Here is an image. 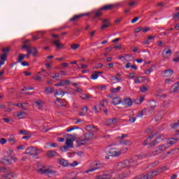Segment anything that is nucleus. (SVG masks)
<instances>
[{
	"label": "nucleus",
	"instance_id": "obj_1",
	"mask_svg": "<svg viewBox=\"0 0 179 179\" xmlns=\"http://www.w3.org/2000/svg\"><path fill=\"white\" fill-rule=\"evenodd\" d=\"M12 155H13V150H6L4 152V157L1 159V163L5 166H10V164L16 163V162H17V158L12 156Z\"/></svg>",
	"mask_w": 179,
	"mask_h": 179
},
{
	"label": "nucleus",
	"instance_id": "obj_2",
	"mask_svg": "<svg viewBox=\"0 0 179 179\" xmlns=\"http://www.w3.org/2000/svg\"><path fill=\"white\" fill-rule=\"evenodd\" d=\"M138 164V162L136 161H133L132 159L128 161H123L121 162H119L117 165V171H121V170H123V169H128V167H135Z\"/></svg>",
	"mask_w": 179,
	"mask_h": 179
},
{
	"label": "nucleus",
	"instance_id": "obj_3",
	"mask_svg": "<svg viewBox=\"0 0 179 179\" xmlns=\"http://www.w3.org/2000/svg\"><path fill=\"white\" fill-rule=\"evenodd\" d=\"M24 155H29V156H32V157H36L40 155V150L36 147H29L27 148Z\"/></svg>",
	"mask_w": 179,
	"mask_h": 179
},
{
	"label": "nucleus",
	"instance_id": "obj_4",
	"mask_svg": "<svg viewBox=\"0 0 179 179\" xmlns=\"http://www.w3.org/2000/svg\"><path fill=\"white\" fill-rule=\"evenodd\" d=\"M22 50H26L28 54H32L33 57L37 56V49L30 46V45H24L22 46Z\"/></svg>",
	"mask_w": 179,
	"mask_h": 179
},
{
	"label": "nucleus",
	"instance_id": "obj_5",
	"mask_svg": "<svg viewBox=\"0 0 179 179\" xmlns=\"http://www.w3.org/2000/svg\"><path fill=\"white\" fill-rule=\"evenodd\" d=\"M163 141H164V137L163 136L157 137L154 141L148 144V149H153L155 146L159 145V143H161V142H163Z\"/></svg>",
	"mask_w": 179,
	"mask_h": 179
},
{
	"label": "nucleus",
	"instance_id": "obj_6",
	"mask_svg": "<svg viewBox=\"0 0 179 179\" xmlns=\"http://www.w3.org/2000/svg\"><path fill=\"white\" fill-rule=\"evenodd\" d=\"M109 156H111L112 157H115L117 156H120L122 153V150H120L118 148H110L109 151L108 152Z\"/></svg>",
	"mask_w": 179,
	"mask_h": 179
},
{
	"label": "nucleus",
	"instance_id": "obj_7",
	"mask_svg": "<svg viewBox=\"0 0 179 179\" xmlns=\"http://www.w3.org/2000/svg\"><path fill=\"white\" fill-rule=\"evenodd\" d=\"M104 167V164L96 162L94 164V167L91 168L87 171L85 173L87 174L89 173H93V171H96V170H100V169H103Z\"/></svg>",
	"mask_w": 179,
	"mask_h": 179
},
{
	"label": "nucleus",
	"instance_id": "obj_8",
	"mask_svg": "<svg viewBox=\"0 0 179 179\" xmlns=\"http://www.w3.org/2000/svg\"><path fill=\"white\" fill-rule=\"evenodd\" d=\"M167 145L163 144L155 148V151L152 152V156H156L157 155H160V153L164 152V150H167Z\"/></svg>",
	"mask_w": 179,
	"mask_h": 179
},
{
	"label": "nucleus",
	"instance_id": "obj_9",
	"mask_svg": "<svg viewBox=\"0 0 179 179\" xmlns=\"http://www.w3.org/2000/svg\"><path fill=\"white\" fill-rule=\"evenodd\" d=\"M129 177H131V171L129 169H127L122 173L119 174L118 179L128 178Z\"/></svg>",
	"mask_w": 179,
	"mask_h": 179
},
{
	"label": "nucleus",
	"instance_id": "obj_10",
	"mask_svg": "<svg viewBox=\"0 0 179 179\" xmlns=\"http://www.w3.org/2000/svg\"><path fill=\"white\" fill-rule=\"evenodd\" d=\"M38 172L40 174H45L46 176H50V174H55V171H54L53 170L50 169H44L42 168V169H38Z\"/></svg>",
	"mask_w": 179,
	"mask_h": 179
},
{
	"label": "nucleus",
	"instance_id": "obj_11",
	"mask_svg": "<svg viewBox=\"0 0 179 179\" xmlns=\"http://www.w3.org/2000/svg\"><path fill=\"white\" fill-rule=\"evenodd\" d=\"M122 104L125 108H128V107H131L133 104L132 99H131V98H124L122 101Z\"/></svg>",
	"mask_w": 179,
	"mask_h": 179
},
{
	"label": "nucleus",
	"instance_id": "obj_12",
	"mask_svg": "<svg viewBox=\"0 0 179 179\" xmlns=\"http://www.w3.org/2000/svg\"><path fill=\"white\" fill-rule=\"evenodd\" d=\"M90 13H83V14H79V15H76L71 18L69 19L70 22H78L80 17H83V16H89Z\"/></svg>",
	"mask_w": 179,
	"mask_h": 179
},
{
	"label": "nucleus",
	"instance_id": "obj_13",
	"mask_svg": "<svg viewBox=\"0 0 179 179\" xmlns=\"http://www.w3.org/2000/svg\"><path fill=\"white\" fill-rule=\"evenodd\" d=\"M162 169L163 168H161L159 169L149 172L145 175V177H148V179L153 178V177H156V176H157L159 173H160V170H162Z\"/></svg>",
	"mask_w": 179,
	"mask_h": 179
},
{
	"label": "nucleus",
	"instance_id": "obj_14",
	"mask_svg": "<svg viewBox=\"0 0 179 179\" xmlns=\"http://www.w3.org/2000/svg\"><path fill=\"white\" fill-rule=\"evenodd\" d=\"M171 54H173V51H171V49H169V50L164 49L162 51V57L165 59H169V58L171 57Z\"/></svg>",
	"mask_w": 179,
	"mask_h": 179
},
{
	"label": "nucleus",
	"instance_id": "obj_15",
	"mask_svg": "<svg viewBox=\"0 0 179 179\" xmlns=\"http://www.w3.org/2000/svg\"><path fill=\"white\" fill-rule=\"evenodd\" d=\"M103 10H101V8H100L98 10H95L94 11H92L91 13V15H92V17H95V18H97V17H100V16H101V15H103Z\"/></svg>",
	"mask_w": 179,
	"mask_h": 179
},
{
	"label": "nucleus",
	"instance_id": "obj_16",
	"mask_svg": "<svg viewBox=\"0 0 179 179\" xmlns=\"http://www.w3.org/2000/svg\"><path fill=\"white\" fill-rule=\"evenodd\" d=\"M173 73H174L173 69H167L162 71L164 78H171V76H173Z\"/></svg>",
	"mask_w": 179,
	"mask_h": 179
},
{
	"label": "nucleus",
	"instance_id": "obj_17",
	"mask_svg": "<svg viewBox=\"0 0 179 179\" xmlns=\"http://www.w3.org/2000/svg\"><path fill=\"white\" fill-rule=\"evenodd\" d=\"M46 156L50 159H52V157H58L59 155H58V152L55 150H50L47 152Z\"/></svg>",
	"mask_w": 179,
	"mask_h": 179
},
{
	"label": "nucleus",
	"instance_id": "obj_18",
	"mask_svg": "<svg viewBox=\"0 0 179 179\" xmlns=\"http://www.w3.org/2000/svg\"><path fill=\"white\" fill-rule=\"evenodd\" d=\"M93 136H94V134L93 133L87 132L85 133L83 135V138L84 140L86 141H92L93 139Z\"/></svg>",
	"mask_w": 179,
	"mask_h": 179
},
{
	"label": "nucleus",
	"instance_id": "obj_19",
	"mask_svg": "<svg viewBox=\"0 0 179 179\" xmlns=\"http://www.w3.org/2000/svg\"><path fill=\"white\" fill-rule=\"evenodd\" d=\"M102 22H103V24L101 26V30H104V29H107V27H110V26L111 25L110 22H108V18L103 20Z\"/></svg>",
	"mask_w": 179,
	"mask_h": 179
},
{
	"label": "nucleus",
	"instance_id": "obj_20",
	"mask_svg": "<svg viewBox=\"0 0 179 179\" xmlns=\"http://www.w3.org/2000/svg\"><path fill=\"white\" fill-rule=\"evenodd\" d=\"M116 6V4H108L101 7V10H113Z\"/></svg>",
	"mask_w": 179,
	"mask_h": 179
},
{
	"label": "nucleus",
	"instance_id": "obj_21",
	"mask_svg": "<svg viewBox=\"0 0 179 179\" xmlns=\"http://www.w3.org/2000/svg\"><path fill=\"white\" fill-rule=\"evenodd\" d=\"M85 129L86 131H88V132H96V131H97V127L93 124H90V125L85 126Z\"/></svg>",
	"mask_w": 179,
	"mask_h": 179
},
{
	"label": "nucleus",
	"instance_id": "obj_22",
	"mask_svg": "<svg viewBox=\"0 0 179 179\" xmlns=\"http://www.w3.org/2000/svg\"><path fill=\"white\" fill-rule=\"evenodd\" d=\"M112 177H113V175H111V173L106 172L103 175L97 176L95 179H110Z\"/></svg>",
	"mask_w": 179,
	"mask_h": 179
},
{
	"label": "nucleus",
	"instance_id": "obj_23",
	"mask_svg": "<svg viewBox=\"0 0 179 179\" xmlns=\"http://www.w3.org/2000/svg\"><path fill=\"white\" fill-rule=\"evenodd\" d=\"M59 40H54L52 41V44L55 45L57 50H61L64 48V44L59 42Z\"/></svg>",
	"mask_w": 179,
	"mask_h": 179
},
{
	"label": "nucleus",
	"instance_id": "obj_24",
	"mask_svg": "<svg viewBox=\"0 0 179 179\" xmlns=\"http://www.w3.org/2000/svg\"><path fill=\"white\" fill-rule=\"evenodd\" d=\"M57 162L59 164H60V166H63V167H69V166H70L68 160H66L64 159H57Z\"/></svg>",
	"mask_w": 179,
	"mask_h": 179
},
{
	"label": "nucleus",
	"instance_id": "obj_25",
	"mask_svg": "<svg viewBox=\"0 0 179 179\" xmlns=\"http://www.w3.org/2000/svg\"><path fill=\"white\" fill-rule=\"evenodd\" d=\"M65 103H66L65 99H59V98H57L55 101V104L59 106V107H65Z\"/></svg>",
	"mask_w": 179,
	"mask_h": 179
},
{
	"label": "nucleus",
	"instance_id": "obj_26",
	"mask_svg": "<svg viewBox=\"0 0 179 179\" xmlns=\"http://www.w3.org/2000/svg\"><path fill=\"white\" fill-rule=\"evenodd\" d=\"M171 90V93H177V92L179 90V82L173 84Z\"/></svg>",
	"mask_w": 179,
	"mask_h": 179
},
{
	"label": "nucleus",
	"instance_id": "obj_27",
	"mask_svg": "<svg viewBox=\"0 0 179 179\" xmlns=\"http://www.w3.org/2000/svg\"><path fill=\"white\" fill-rule=\"evenodd\" d=\"M122 58H124L125 61L127 62H131L132 59H134V57L129 55H125V56H119L118 59H122Z\"/></svg>",
	"mask_w": 179,
	"mask_h": 179
},
{
	"label": "nucleus",
	"instance_id": "obj_28",
	"mask_svg": "<svg viewBox=\"0 0 179 179\" xmlns=\"http://www.w3.org/2000/svg\"><path fill=\"white\" fill-rule=\"evenodd\" d=\"M66 145L70 148L73 149V141L71 138H67L66 141Z\"/></svg>",
	"mask_w": 179,
	"mask_h": 179
},
{
	"label": "nucleus",
	"instance_id": "obj_29",
	"mask_svg": "<svg viewBox=\"0 0 179 179\" xmlns=\"http://www.w3.org/2000/svg\"><path fill=\"white\" fill-rule=\"evenodd\" d=\"M121 103H122V101L120 97L114 98L112 101V104H113V106H118V104H121Z\"/></svg>",
	"mask_w": 179,
	"mask_h": 179
},
{
	"label": "nucleus",
	"instance_id": "obj_30",
	"mask_svg": "<svg viewBox=\"0 0 179 179\" xmlns=\"http://www.w3.org/2000/svg\"><path fill=\"white\" fill-rule=\"evenodd\" d=\"M54 93V87H48L45 89V94H52Z\"/></svg>",
	"mask_w": 179,
	"mask_h": 179
},
{
	"label": "nucleus",
	"instance_id": "obj_31",
	"mask_svg": "<svg viewBox=\"0 0 179 179\" xmlns=\"http://www.w3.org/2000/svg\"><path fill=\"white\" fill-rule=\"evenodd\" d=\"M35 104L36 105V106L38 107V110H43V103L41 101V100L38 99L37 101H35Z\"/></svg>",
	"mask_w": 179,
	"mask_h": 179
},
{
	"label": "nucleus",
	"instance_id": "obj_32",
	"mask_svg": "<svg viewBox=\"0 0 179 179\" xmlns=\"http://www.w3.org/2000/svg\"><path fill=\"white\" fill-rule=\"evenodd\" d=\"M8 142H9L10 145H15V143H16V138H15V136H10V137L8 138Z\"/></svg>",
	"mask_w": 179,
	"mask_h": 179
},
{
	"label": "nucleus",
	"instance_id": "obj_33",
	"mask_svg": "<svg viewBox=\"0 0 179 179\" xmlns=\"http://www.w3.org/2000/svg\"><path fill=\"white\" fill-rule=\"evenodd\" d=\"M171 127L172 129H175L176 131H177V132H178L179 121H178V122L171 124Z\"/></svg>",
	"mask_w": 179,
	"mask_h": 179
},
{
	"label": "nucleus",
	"instance_id": "obj_34",
	"mask_svg": "<svg viewBox=\"0 0 179 179\" xmlns=\"http://www.w3.org/2000/svg\"><path fill=\"white\" fill-rule=\"evenodd\" d=\"M43 34H44V32H43V31H39L38 32V34L33 36V40H38V38H41V37H43Z\"/></svg>",
	"mask_w": 179,
	"mask_h": 179
},
{
	"label": "nucleus",
	"instance_id": "obj_35",
	"mask_svg": "<svg viewBox=\"0 0 179 179\" xmlns=\"http://www.w3.org/2000/svg\"><path fill=\"white\" fill-rule=\"evenodd\" d=\"M66 92L62 91L61 89L56 90L55 96H64Z\"/></svg>",
	"mask_w": 179,
	"mask_h": 179
},
{
	"label": "nucleus",
	"instance_id": "obj_36",
	"mask_svg": "<svg viewBox=\"0 0 179 179\" xmlns=\"http://www.w3.org/2000/svg\"><path fill=\"white\" fill-rule=\"evenodd\" d=\"M148 107L153 109L156 107V101L152 100L148 102Z\"/></svg>",
	"mask_w": 179,
	"mask_h": 179
},
{
	"label": "nucleus",
	"instance_id": "obj_37",
	"mask_svg": "<svg viewBox=\"0 0 179 179\" xmlns=\"http://www.w3.org/2000/svg\"><path fill=\"white\" fill-rule=\"evenodd\" d=\"M149 90V87L148 85H142L140 87V91L141 93H145V92H148Z\"/></svg>",
	"mask_w": 179,
	"mask_h": 179
},
{
	"label": "nucleus",
	"instance_id": "obj_38",
	"mask_svg": "<svg viewBox=\"0 0 179 179\" xmlns=\"http://www.w3.org/2000/svg\"><path fill=\"white\" fill-rule=\"evenodd\" d=\"M175 143H177V138H169L167 141L168 145H173Z\"/></svg>",
	"mask_w": 179,
	"mask_h": 179
},
{
	"label": "nucleus",
	"instance_id": "obj_39",
	"mask_svg": "<svg viewBox=\"0 0 179 179\" xmlns=\"http://www.w3.org/2000/svg\"><path fill=\"white\" fill-rule=\"evenodd\" d=\"M101 73V72H97L96 71L94 73L91 75V79H92V80H96V79H97L99 78V74Z\"/></svg>",
	"mask_w": 179,
	"mask_h": 179
},
{
	"label": "nucleus",
	"instance_id": "obj_40",
	"mask_svg": "<svg viewBox=\"0 0 179 179\" xmlns=\"http://www.w3.org/2000/svg\"><path fill=\"white\" fill-rule=\"evenodd\" d=\"M76 142L77 146H83V145H86V141L84 140V138L83 140L77 141Z\"/></svg>",
	"mask_w": 179,
	"mask_h": 179
},
{
	"label": "nucleus",
	"instance_id": "obj_41",
	"mask_svg": "<svg viewBox=\"0 0 179 179\" xmlns=\"http://www.w3.org/2000/svg\"><path fill=\"white\" fill-rule=\"evenodd\" d=\"M26 115V113L25 112H18L17 113V117L18 118H20V120H22L23 118H24L23 116Z\"/></svg>",
	"mask_w": 179,
	"mask_h": 179
},
{
	"label": "nucleus",
	"instance_id": "obj_42",
	"mask_svg": "<svg viewBox=\"0 0 179 179\" xmlns=\"http://www.w3.org/2000/svg\"><path fill=\"white\" fill-rule=\"evenodd\" d=\"M4 177L5 178H7V179H12L15 177V173H6L4 174Z\"/></svg>",
	"mask_w": 179,
	"mask_h": 179
},
{
	"label": "nucleus",
	"instance_id": "obj_43",
	"mask_svg": "<svg viewBox=\"0 0 179 179\" xmlns=\"http://www.w3.org/2000/svg\"><path fill=\"white\" fill-rule=\"evenodd\" d=\"M100 106L101 107H103V108L107 107V106H108V102L107 101V100L103 99L100 102Z\"/></svg>",
	"mask_w": 179,
	"mask_h": 179
},
{
	"label": "nucleus",
	"instance_id": "obj_44",
	"mask_svg": "<svg viewBox=\"0 0 179 179\" xmlns=\"http://www.w3.org/2000/svg\"><path fill=\"white\" fill-rule=\"evenodd\" d=\"M75 129H79V127L78 126H72L69 127L66 130V132H71V131H73Z\"/></svg>",
	"mask_w": 179,
	"mask_h": 179
},
{
	"label": "nucleus",
	"instance_id": "obj_45",
	"mask_svg": "<svg viewBox=\"0 0 179 179\" xmlns=\"http://www.w3.org/2000/svg\"><path fill=\"white\" fill-rule=\"evenodd\" d=\"M121 90V87H117V88H112L110 89L111 93H117V92H120Z\"/></svg>",
	"mask_w": 179,
	"mask_h": 179
},
{
	"label": "nucleus",
	"instance_id": "obj_46",
	"mask_svg": "<svg viewBox=\"0 0 179 179\" xmlns=\"http://www.w3.org/2000/svg\"><path fill=\"white\" fill-rule=\"evenodd\" d=\"M24 57H26V55L20 54L17 58V62H22V61L24 59Z\"/></svg>",
	"mask_w": 179,
	"mask_h": 179
},
{
	"label": "nucleus",
	"instance_id": "obj_47",
	"mask_svg": "<svg viewBox=\"0 0 179 179\" xmlns=\"http://www.w3.org/2000/svg\"><path fill=\"white\" fill-rule=\"evenodd\" d=\"M69 148H71L70 147H68V145H64V146H62L60 148V150L62 152H68V150H69Z\"/></svg>",
	"mask_w": 179,
	"mask_h": 179
},
{
	"label": "nucleus",
	"instance_id": "obj_48",
	"mask_svg": "<svg viewBox=\"0 0 179 179\" xmlns=\"http://www.w3.org/2000/svg\"><path fill=\"white\" fill-rule=\"evenodd\" d=\"M80 47V44L73 43L71 45V50H78Z\"/></svg>",
	"mask_w": 179,
	"mask_h": 179
},
{
	"label": "nucleus",
	"instance_id": "obj_49",
	"mask_svg": "<svg viewBox=\"0 0 179 179\" xmlns=\"http://www.w3.org/2000/svg\"><path fill=\"white\" fill-rule=\"evenodd\" d=\"M6 58H8V52H3L1 55V61H6Z\"/></svg>",
	"mask_w": 179,
	"mask_h": 179
},
{
	"label": "nucleus",
	"instance_id": "obj_50",
	"mask_svg": "<svg viewBox=\"0 0 179 179\" xmlns=\"http://www.w3.org/2000/svg\"><path fill=\"white\" fill-rule=\"evenodd\" d=\"M106 68H107V69H113V68H114V63H109L106 64Z\"/></svg>",
	"mask_w": 179,
	"mask_h": 179
},
{
	"label": "nucleus",
	"instance_id": "obj_51",
	"mask_svg": "<svg viewBox=\"0 0 179 179\" xmlns=\"http://www.w3.org/2000/svg\"><path fill=\"white\" fill-rule=\"evenodd\" d=\"M122 145H126L131 144V141H129V140H124L122 141Z\"/></svg>",
	"mask_w": 179,
	"mask_h": 179
},
{
	"label": "nucleus",
	"instance_id": "obj_52",
	"mask_svg": "<svg viewBox=\"0 0 179 179\" xmlns=\"http://www.w3.org/2000/svg\"><path fill=\"white\" fill-rule=\"evenodd\" d=\"M97 89L101 90V92H103V90H106V89H107V87H106V85H99Z\"/></svg>",
	"mask_w": 179,
	"mask_h": 179
},
{
	"label": "nucleus",
	"instance_id": "obj_53",
	"mask_svg": "<svg viewBox=\"0 0 179 179\" xmlns=\"http://www.w3.org/2000/svg\"><path fill=\"white\" fill-rule=\"evenodd\" d=\"M134 83H142V77H138L134 80Z\"/></svg>",
	"mask_w": 179,
	"mask_h": 179
},
{
	"label": "nucleus",
	"instance_id": "obj_54",
	"mask_svg": "<svg viewBox=\"0 0 179 179\" xmlns=\"http://www.w3.org/2000/svg\"><path fill=\"white\" fill-rule=\"evenodd\" d=\"M81 99L83 100H87L88 99H90V97L89 96V95L84 94L81 95Z\"/></svg>",
	"mask_w": 179,
	"mask_h": 179
},
{
	"label": "nucleus",
	"instance_id": "obj_55",
	"mask_svg": "<svg viewBox=\"0 0 179 179\" xmlns=\"http://www.w3.org/2000/svg\"><path fill=\"white\" fill-rule=\"evenodd\" d=\"M173 18L175 20H179V13H176L175 14H173Z\"/></svg>",
	"mask_w": 179,
	"mask_h": 179
},
{
	"label": "nucleus",
	"instance_id": "obj_56",
	"mask_svg": "<svg viewBox=\"0 0 179 179\" xmlns=\"http://www.w3.org/2000/svg\"><path fill=\"white\" fill-rule=\"evenodd\" d=\"M88 110H89V108H87V106H85V107L81 108V111L83 113H85V114H87Z\"/></svg>",
	"mask_w": 179,
	"mask_h": 179
},
{
	"label": "nucleus",
	"instance_id": "obj_57",
	"mask_svg": "<svg viewBox=\"0 0 179 179\" xmlns=\"http://www.w3.org/2000/svg\"><path fill=\"white\" fill-rule=\"evenodd\" d=\"M141 43L143 44V45H149V44H150V42L148 41V39H145Z\"/></svg>",
	"mask_w": 179,
	"mask_h": 179
},
{
	"label": "nucleus",
	"instance_id": "obj_58",
	"mask_svg": "<svg viewBox=\"0 0 179 179\" xmlns=\"http://www.w3.org/2000/svg\"><path fill=\"white\" fill-rule=\"evenodd\" d=\"M137 3H138L136 1H132L128 3V6H129L130 8H132L133 6H135V5H136Z\"/></svg>",
	"mask_w": 179,
	"mask_h": 179
},
{
	"label": "nucleus",
	"instance_id": "obj_59",
	"mask_svg": "<svg viewBox=\"0 0 179 179\" xmlns=\"http://www.w3.org/2000/svg\"><path fill=\"white\" fill-rule=\"evenodd\" d=\"M8 141L6 140V138H0V143L1 145H5Z\"/></svg>",
	"mask_w": 179,
	"mask_h": 179
},
{
	"label": "nucleus",
	"instance_id": "obj_60",
	"mask_svg": "<svg viewBox=\"0 0 179 179\" xmlns=\"http://www.w3.org/2000/svg\"><path fill=\"white\" fill-rule=\"evenodd\" d=\"M141 30H143V28L142 27L136 28L134 30V33H139L140 31H141Z\"/></svg>",
	"mask_w": 179,
	"mask_h": 179
},
{
	"label": "nucleus",
	"instance_id": "obj_61",
	"mask_svg": "<svg viewBox=\"0 0 179 179\" xmlns=\"http://www.w3.org/2000/svg\"><path fill=\"white\" fill-rule=\"evenodd\" d=\"M115 48H116L117 50H121L122 48V45H121V43H118L117 45L115 44Z\"/></svg>",
	"mask_w": 179,
	"mask_h": 179
},
{
	"label": "nucleus",
	"instance_id": "obj_62",
	"mask_svg": "<svg viewBox=\"0 0 179 179\" xmlns=\"http://www.w3.org/2000/svg\"><path fill=\"white\" fill-rule=\"evenodd\" d=\"M129 121V122H131V124H134V122L136 121V117H130Z\"/></svg>",
	"mask_w": 179,
	"mask_h": 179
},
{
	"label": "nucleus",
	"instance_id": "obj_63",
	"mask_svg": "<svg viewBox=\"0 0 179 179\" xmlns=\"http://www.w3.org/2000/svg\"><path fill=\"white\" fill-rule=\"evenodd\" d=\"M111 82L113 83H117V77L116 76H112L110 78Z\"/></svg>",
	"mask_w": 179,
	"mask_h": 179
},
{
	"label": "nucleus",
	"instance_id": "obj_64",
	"mask_svg": "<svg viewBox=\"0 0 179 179\" xmlns=\"http://www.w3.org/2000/svg\"><path fill=\"white\" fill-rule=\"evenodd\" d=\"M113 119H109L106 121V125H113Z\"/></svg>",
	"mask_w": 179,
	"mask_h": 179
}]
</instances>
